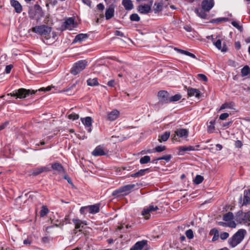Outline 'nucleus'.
I'll use <instances>...</instances> for the list:
<instances>
[{
	"label": "nucleus",
	"mask_w": 250,
	"mask_h": 250,
	"mask_svg": "<svg viewBox=\"0 0 250 250\" xmlns=\"http://www.w3.org/2000/svg\"><path fill=\"white\" fill-rule=\"evenodd\" d=\"M79 116L75 113H72L68 115V118L73 120H76L79 119Z\"/></svg>",
	"instance_id": "47"
},
{
	"label": "nucleus",
	"mask_w": 250,
	"mask_h": 250,
	"mask_svg": "<svg viewBox=\"0 0 250 250\" xmlns=\"http://www.w3.org/2000/svg\"><path fill=\"white\" fill-rule=\"evenodd\" d=\"M112 195L116 197H119L120 196L125 195L121 187L113 191Z\"/></svg>",
	"instance_id": "33"
},
{
	"label": "nucleus",
	"mask_w": 250,
	"mask_h": 250,
	"mask_svg": "<svg viewBox=\"0 0 250 250\" xmlns=\"http://www.w3.org/2000/svg\"><path fill=\"white\" fill-rule=\"evenodd\" d=\"M72 221L75 226L76 229H80L81 228H83L84 225H86L83 221L79 219H73Z\"/></svg>",
	"instance_id": "27"
},
{
	"label": "nucleus",
	"mask_w": 250,
	"mask_h": 250,
	"mask_svg": "<svg viewBox=\"0 0 250 250\" xmlns=\"http://www.w3.org/2000/svg\"><path fill=\"white\" fill-rule=\"evenodd\" d=\"M92 154L94 156H99L105 155L106 153L104 151V149L103 146H98L92 151Z\"/></svg>",
	"instance_id": "15"
},
{
	"label": "nucleus",
	"mask_w": 250,
	"mask_h": 250,
	"mask_svg": "<svg viewBox=\"0 0 250 250\" xmlns=\"http://www.w3.org/2000/svg\"><path fill=\"white\" fill-rule=\"evenodd\" d=\"M87 65L86 60H80L74 63L71 69V73L76 75L85 69Z\"/></svg>",
	"instance_id": "4"
},
{
	"label": "nucleus",
	"mask_w": 250,
	"mask_h": 250,
	"mask_svg": "<svg viewBox=\"0 0 250 250\" xmlns=\"http://www.w3.org/2000/svg\"><path fill=\"white\" fill-rule=\"evenodd\" d=\"M88 38V35L87 34H79L77 35L74 40V42H81L85 40Z\"/></svg>",
	"instance_id": "25"
},
{
	"label": "nucleus",
	"mask_w": 250,
	"mask_h": 250,
	"mask_svg": "<svg viewBox=\"0 0 250 250\" xmlns=\"http://www.w3.org/2000/svg\"><path fill=\"white\" fill-rule=\"evenodd\" d=\"M87 83L88 85L91 86H97L99 84L98 79L96 78L91 79L89 78L87 80Z\"/></svg>",
	"instance_id": "32"
},
{
	"label": "nucleus",
	"mask_w": 250,
	"mask_h": 250,
	"mask_svg": "<svg viewBox=\"0 0 250 250\" xmlns=\"http://www.w3.org/2000/svg\"><path fill=\"white\" fill-rule=\"evenodd\" d=\"M97 8L99 10L103 11L104 8V6L103 3H99L97 5Z\"/></svg>",
	"instance_id": "59"
},
{
	"label": "nucleus",
	"mask_w": 250,
	"mask_h": 250,
	"mask_svg": "<svg viewBox=\"0 0 250 250\" xmlns=\"http://www.w3.org/2000/svg\"><path fill=\"white\" fill-rule=\"evenodd\" d=\"M243 144L241 141L237 140L235 143V146L237 148H240L242 146Z\"/></svg>",
	"instance_id": "57"
},
{
	"label": "nucleus",
	"mask_w": 250,
	"mask_h": 250,
	"mask_svg": "<svg viewBox=\"0 0 250 250\" xmlns=\"http://www.w3.org/2000/svg\"><path fill=\"white\" fill-rule=\"evenodd\" d=\"M250 203V189L245 190L244 192L243 204L247 205Z\"/></svg>",
	"instance_id": "29"
},
{
	"label": "nucleus",
	"mask_w": 250,
	"mask_h": 250,
	"mask_svg": "<svg viewBox=\"0 0 250 250\" xmlns=\"http://www.w3.org/2000/svg\"><path fill=\"white\" fill-rule=\"evenodd\" d=\"M13 67L12 65H8L6 66L5 68V72L6 73H9L11 70L12 68Z\"/></svg>",
	"instance_id": "60"
},
{
	"label": "nucleus",
	"mask_w": 250,
	"mask_h": 250,
	"mask_svg": "<svg viewBox=\"0 0 250 250\" xmlns=\"http://www.w3.org/2000/svg\"><path fill=\"white\" fill-rule=\"evenodd\" d=\"M8 124H9V122L6 121V122H4V123H3L2 124L0 125V131L4 129L5 128V127L8 125Z\"/></svg>",
	"instance_id": "58"
},
{
	"label": "nucleus",
	"mask_w": 250,
	"mask_h": 250,
	"mask_svg": "<svg viewBox=\"0 0 250 250\" xmlns=\"http://www.w3.org/2000/svg\"><path fill=\"white\" fill-rule=\"evenodd\" d=\"M150 172L149 168L142 169L132 174L130 176L133 178H137L143 176Z\"/></svg>",
	"instance_id": "19"
},
{
	"label": "nucleus",
	"mask_w": 250,
	"mask_h": 250,
	"mask_svg": "<svg viewBox=\"0 0 250 250\" xmlns=\"http://www.w3.org/2000/svg\"><path fill=\"white\" fill-rule=\"evenodd\" d=\"M177 50L178 51V52L181 54H184V55H187V56H189L192 58H194V59H196V56H195V55H194L193 54L191 53H190L187 51H185V50H182V49H177Z\"/></svg>",
	"instance_id": "36"
},
{
	"label": "nucleus",
	"mask_w": 250,
	"mask_h": 250,
	"mask_svg": "<svg viewBox=\"0 0 250 250\" xmlns=\"http://www.w3.org/2000/svg\"><path fill=\"white\" fill-rule=\"evenodd\" d=\"M177 50L178 51V52L181 54H184V55H187V56H189L192 58H194V59H196V56H195V55H194L193 54L191 53H190L187 51H185V50H182V49H177Z\"/></svg>",
	"instance_id": "37"
},
{
	"label": "nucleus",
	"mask_w": 250,
	"mask_h": 250,
	"mask_svg": "<svg viewBox=\"0 0 250 250\" xmlns=\"http://www.w3.org/2000/svg\"><path fill=\"white\" fill-rule=\"evenodd\" d=\"M82 1L85 4H86V5L89 6V7H90L91 3V1L90 0H82Z\"/></svg>",
	"instance_id": "63"
},
{
	"label": "nucleus",
	"mask_w": 250,
	"mask_h": 250,
	"mask_svg": "<svg viewBox=\"0 0 250 250\" xmlns=\"http://www.w3.org/2000/svg\"><path fill=\"white\" fill-rule=\"evenodd\" d=\"M215 127L214 125H209L208 126V132L209 133H211L214 132Z\"/></svg>",
	"instance_id": "53"
},
{
	"label": "nucleus",
	"mask_w": 250,
	"mask_h": 250,
	"mask_svg": "<svg viewBox=\"0 0 250 250\" xmlns=\"http://www.w3.org/2000/svg\"><path fill=\"white\" fill-rule=\"evenodd\" d=\"M214 0H204L201 3L202 8L207 12H209L214 6Z\"/></svg>",
	"instance_id": "11"
},
{
	"label": "nucleus",
	"mask_w": 250,
	"mask_h": 250,
	"mask_svg": "<svg viewBox=\"0 0 250 250\" xmlns=\"http://www.w3.org/2000/svg\"><path fill=\"white\" fill-rule=\"evenodd\" d=\"M51 168L58 172V173H64L65 170L61 164L55 163L52 164Z\"/></svg>",
	"instance_id": "20"
},
{
	"label": "nucleus",
	"mask_w": 250,
	"mask_h": 250,
	"mask_svg": "<svg viewBox=\"0 0 250 250\" xmlns=\"http://www.w3.org/2000/svg\"><path fill=\"white\" fill-rule=\"evenodd\" d=\"M198 77L202 80L204 82L208 81V78L204 74H198Z\"/></svg>",
	"instance_id": "54"
},
{
	"label": "nucleus",
	"mask_w": 250,
	"mask_h": 250,
	"mask_svg": "<svg viewBox=\"0 0 250 250\" xmlns=\"http://www.w3.org/2000/svg\"><path fill=\"white\" fill-rule=\"evenodd\" d=\"M171 158V155H167L165 156H164L161 157H159L157 158V160H165L167 162H168L170 161V159Z\"/></svg>",
	"instance_id": "46"
},
{
	"label": "nucleus",
	"mask_w": 250,
	"mask_h": 250,
	"mask_svg": "<svg viewBox=\"0 0 250 250\" xmlns=\"http://www.w3.org/2000/svg\"><path fill=\"white\" fill-rule=\"evenodd\" d=\"M150 161V157L149 156H145L140 159V163L141 164H147Z\"/></svg>",
	"instance_id": "40"
},
{
	"label": "nucleus",
	"mask_w": 250,
	"mask_h": 250,
	"mask_svg": "<svg viewBox=\"0 0 250 250\" xmlns=\"http://www.w3.org/2000/svg\"><path fill=\"white\" fill-rule=\"evenodd\" d=\"M166 149V146H157L155 148V151L158 152H162L165 150Z\"/></svg>",
	"instance_id": "48"
},
{
	"label": "nucleus",
	"mask_w": 250,
	"mask_h": 250,
	"mask_svg": "<svg viewBox=\"0 0 250 250\" xmlns=\"http://www.w3.org/2000/svg\"><path fill=\"white\" fill-rule=\"evenodd\" d=\"M235 220L240 224H246L250 222V211L244 212L238 211L235 215Z\"/></svg>",
	"instance_id": "5"
},
{
	"label": "nucleus",
	"mask_w": 250,
	"mask_h": 250,
	"mask_svg": "<svg viewBox=\"0 0 250 250\" xmlns=\"http://www.w3.org/2000/svg\"><path fill=\"white\" fill-rule=\"evenodd\" d=\"M233 214L231 212H229L223 215V219L225 221H231L233 218Z\"/></svg>",
	"instance_id": "34"
},
{
	"label": "nucleus",
	"mask_w": 250,
	"mask_h": 250,
	"mask_svg": "<svg viewBox=\"0 0 250 250\" xmlns=\"http://www.w3.org/2000/svg\"><path fill=\"white\" fill-rule=\"evenodd\" d=\"M92 118L90 117H86L85 118H81V121L82 123L87 127V131L89 132H90L92 130V128L91 127L92 125Z\"/></svg>",
	"instance_id": "14"
},
{
	"label": "nucleus",
	"mask_w": 250,
	"mask_h": 250,
	"mask_svg": "<svg viewBox=\"0 0 250 250\" xmlns=\"http://www.w3.org/2000/svg\"><path fill=\"white\" fill-rule=\"evenodd\" d=\"M229 116V114L227 113H222L220 115L219 119L222 120H225Z\"/></svg>",
	"instance_id": "56"
},
{
	"label": "nucleus",
	"mask_w": 250,
	"mask_h": 250,
	"mask_svg": "<svg viewBox=\"0 0 250 250\" xmlns=\"http://www.w3.org/2000/svg\"><path fill=\"white\" fill-rule=\"evenodd\" d=\"M88 211L91 214H95L99 212L100 208L98 204L87 206Z\"/></svg>",
	"instance_id": "23"
},
{
	"label": "nucleus",
	"mask_w": 250,
	"mask_h": 250,
	"mask_svg": "<svg viewBox=\"0 0 250 250\" xmlns=\"http://www.w3.org/2000/svg\"><path fill=\"white\" fill-rule=\"evenodd\" d=\"M229 236V234L228 232H224L220 234V238L222 240H225Z\"/></svg>",
	"instance_id": "49"
},
{
	"label": "nucleus",
	"mask_w": 250,
	"mask_h": 250,
	"mask_svg": "<svg viewBox=\"0 0 250 250\" xmlns=\"http://www.w3.org/2000/svg\"><path fill=\"white\" fill-rule=\"evenodd\" d=\"M235 47L239 50L241 48V43L239 42H235Z\"/></svg>",
	"instance_id": "64"
},
{
	"label": "nucleus",
	"mask_w": 250,
	"mask_h": 250,
	"mask_svg": "<svg viewBox=\"0 0 250 250\" xmlns=\"http://www.w3.org/2000/svg\"><path fill=\"white\" fill-rule=\"evenodd\" d=\"M204 180V177L200 175H197L196 176L194 180V183L195 184L198 185L201 184L203 181Z\"/></svg>",
	"instance_id": "41"
},
{
	"label": "nucleus",
	"mask_w": 250,
	"mask_h": 250,
	"mask_svg": "<svg viewBox=\"0 0 250 250\" xmlns=\"http://www.w3.org/2000/svg\"><path fill=\"white\" fill-rule=\"evenodd\" d=\"M236 223L234 221H229L228 223H227V227L231 228H234L236 227Z\"/></svg>",
	"instance_id": "52"
},
{
	"label": "nucleus",
	"mask_w": 250,
	"mask_h": 250,
	"mask_svg": "<svg viewBox=\"0 0 250 250\" xmlns=\"http://www.w3.org/2000/svg\"><path fill=\"white\" fill-rule=\"evenodd\" d=\"M214 39H212V41ZM213 44L218 49L221 50L222 52H226L227 51V47L226 45L224 44L223 47L221 46V41L220 39L217 40L216 42L213 41Z\"/></svg>",
	"instance_id": "24"
},
{
	"label": "nucleus",
	"mask_w": 250,
	"mask_h": 250,
	"mask_svg": "<svg viewBox=\"0 0 250 250\" xmlns=\"http://www.w3.org/2000/svg\"><path fill=\"white\" fill-rule=\"evenodd\" d=\"M147 244L146 240H142L136 242L129 250H143L144 247Z\"/></svg>",
	"instance_id": "13"
},
{
	"label": "nucleus",
	"mask_w": 250,
	"mask_h": 250,
	"mask_svg": "<svg viewBox=\"0 0 250 250\" xmlns=\"http://www.w3.org/2000/svg\"><path fill=\"white\" fill-rule=\"evenodd\" d=\"M130 20L131 21H138L140 20V18L137 14H132L130 16Z\"/></svg>",
	"instance_id": "42"
},
{
	"label": "nucleus",
	"mask_w": 250,
	"mask_h": 250,
	"mask_svg": "<svg viewBox=\"0 0 250 250\" xmlns=\"http://www.w3.org/2000/svg\"><path fill=\"white\" fill-rule=\"evenodd\" d=\"M37 92V90L26 89L21 88L18 90H15L12 92L9 93L7 95H10L12 97H16L17 98L24 99L29 95L35 94Z\"/></svg>",
	"instance_id": "3"
},
{
	"label": "nucleus",
	"mask_w": 250,
	"mask_h": 250,
	"mask_svg": "<svg viewBox=\"0 0 250 250\" xmlns=\"http://www.w3.org/2000/svg\"><path fill=\"white\" fill-rule=\"evenodd\" d=\"M114 34L116 35V36H120V37H125V35L124 34L120 31H118V30H116L115 32H114Z\"/></svg>",
	"instance_id": "61"
},
{
	"label": "nucleus",
	"mask_w": 250,
	"mask_h": 250,
	"mask_svg": "<svg viewBox=\"0 0 250 250\" xmlns=\"http://www.w3.org/2000/svg\"><path fill=\"white\" fill-rule=\"evenodd\" d=\"M85 211H88V209H87V206L82 207L80 210V211L81 214H84L85 213Z\"/></svg>",
	"instance_id": "62"
},
{
	"label": "nucleus",
	"mask_w": 250,
	"mask_h": 250,
	"mask_svg": "<svg viewBox=\"0 0 250 250\" xmlns=\"http://www.w3.org/2000/svg\"><path fill=\"white\" fill-rule=\"evenodd\" d=\"M209 234L213 236L212 239V241H215L217 240L219 236V231L215 228L212 229L210 230L209 232Z\"/></svg>",
	"instance_id": "30"
},
{
	"label": "nucleus",
	"mask_w": 250,
	"mask_h": 250,
	"mask_svg": "<svg viewBox=\"0 0 250 250\" xmlns=\"http://www.w3.org/2000/svg\"><path fill=\"white\" fill-rule=\"evenodd\" d=\"M119 115L120 111L117 109H114L107 113V119L110 121H115L119 117Z\"/></svg>",
	"instance_id": "12"
},
{
	"label": "nucleus",
	"mask_w": 250,
	"mask_h": 250,
	"mask_svg": "<svg viewBox=\"0 0 250 250\" xmlns=\"http://www.w3.org/2000/svg\"><path fill=\"white\" fill-rule=\"evenodd\" d=\"M159 99L158 104H163L169 103V94L165 90L160 91L158 93Z\"/></svg>",
	"instance_id": "6"
},
{
	"label": "nucleus",
	"mask_w": 250,
	"mask_h": 250,
	"mask_svg": "<svg viewBox=\"0 0 250 250\" xmlns=\"http://www.w3.org/2000/svg\"><path fill=\"white\" fill-rule=\"evenodd\" d=\"M76 84H77V83H74L72 85H71V86L67 87L63 90V91L66 92H69L70 90H71V89H72L74 87H75L76 86Z\"/></svg>",
	"instance_id": "55"
},
{
	"label": "nucleus",
	"mask_w": 250,
	"mask_h": 250,
	"mask_svg": "<svg viewBox=\"0 0 250 250\" xmlns=\"http://www.w3.org/2000/svg\"><path fill=\"white\" fill-rule=\"evenodd\" d=\"M228 21V19L227 18H220L216 19H213L212 20L211 22H219L222 21Z\"/></svg>",
	"instance_id": "45"
},
{
	"label": "nucleus",
	"mask_w": 250,
	"mask_h": 250,
	"mask_svg": "<svg viewBox=\"0 0 250 250\" xmlns=\"http://www.w3.org/2000/svg\"><path fill=\"white\" fill-rule=\"evenodd\" d=\"M155 7H154V11L155 13L161 10L162 5L160 3H155L154 4Z\"/></svg>",
	"instance_id": "51"
},
{
	"label": "nucleus",
	"mask_w": 250,
	"mask_h": 250,
	"mask_svg": "<svg viewBox=\"0 0 250 250\" xmlns=\"http://www.w3.org/2000/svg\"><path fill=\"white\" fill-rule=\"evenodd\" d=\"M158 209L157 206H154L151 204L148 207H145L142 211L141 214L144 216L145 219L147 220L150 218V212L155 211Z\"/></svg>",
	"instance_id": "8"
},
{
	"label": "nucleus",
	"mask_w": 250,
	"mask_h": 250,
	"mask_svg": "<svg viewBox=\"0 0 250 250\" xmlns=\"http://www.w3.org/2000/svg\"><path fill=\"white\" fill-rule=\"evenodd\" d=\"M51 27L45 25L36 26L32 28L33 32L40 35L47 41L51 37Z\"/></svg>",
	"instance_id": "1"
},
{
	"label": "nucleus",
	"mask_w": 250,
	"mask_h": 250,
	"mask_svg": "<svg viewBox=\"0 0 250 250\" xmlns=\"http://www.w3.org/2000/svg\"><path fill=\"white\" fill-rule=\"evenodd\" d=\"M188 151V146H182L179 147V154L180 155H183L185 152Z\"/></svg>",
	"instance_id": "44"
},
{
	"label": "nucleus",
	"mask_w": 250,
	"mask_h": 250,
	"mask_svg": "<svg viewBox=\"0 0 250 250\" xmlns=\"http://www.w3.org/2000/svg\"><path fill=\"white\" fill-rule=\"evenodd\" d=\"M246 231L243 229H239L231 237L229 238L228 243L231 248H234L244 239Z\"/></svg>",
	"instance_id": "2"
},
{
	"label": "nucleus",
	"mask_w": 250,
	"mask_h": 250,
	"mask_svg": "<svg viewBox=\"0 0 250 250\" xmlns=\"http://www.w3.org/2000/svg\"><path fill=\"white\" fill-rule=\"evenodd\" d=\"M206 10H204L203 9L196 8L195 12L196 14L201 18L205 19L207 17V14L206 13Z\"/></svg>",
	"instance_id": "26"
},
{
	"label": "nucleus",
	"mask_w": 250,
	"mask_h": 250,
	"mask_svg": "<svg viewBox=\"0 0 250 250\" xmlns=\"http://www.w3.org/2000/svg\"><path fill=\"white\" fill-rule=\"evenodd\" d=\"M74 20L73 18H70L67 19L63 23V26L65 29L71 30L74 26Z\"/></svg>",
	"instance_id": "21"
},
{
	"label": "nucleus",
	"mask_w": 250,
	"mask_h": 250,
	"mask_svg": "<svg viewBox=\"0 0 250 250\" xmlns=\"http://www.w3.org/2000/svg\"><path fill=\"white\" fill-rule=\"evenodd\" d=\"M241 74L243 77L248 76L250 74V68L248 65H245L241 69Z\"/></svg>",
	"instance_id": "35"
},
{
	"label": "nucleus",
	"mask_w": 250,
	"mask_h": 250,
	"mask_svg": "<svg viewBox=\"0 0 250 250\" xmlns=\"http://www.w3.org/2000/svg\"><path fill=\"white\" fill-rule=\"evenodd\" d=\"M51 170L50 167L49 166L45 167H40L33 168L31 170V175L34 176H36L41 173L44 172H48Z\"/></svg>",
	"instance_id": "9"
},
{
	"label": "nucleus",
	"mask_w": 250,
	"mask_h": 250,
	"mask_svg": "<svg viewBox=\"0 0 250 250\" xmlns=\"http://www.w3.org/2000/svg\"><path fill=\"white\" fill-rule=\"evenodd\" d=\"M170 136V132L168 131L165 132L164 134L159 136L158 140L160 142L166 141Z\"/></svg>",
	"instance_id": "31"
},
{
	"label": "nucleus",
	"mask_w": 250,
	"mask_h": 250,
	"mask_svg": "<svg viewBox=\"0 0 250 250\" xmlns=\"http://www.w3.org/2000/svg\"><path fill=\"white\" fill-rule=\"evenodd\" d=\"M10 3L11 6L14 8L16 13H20L22 10V8L20 3L16 0H11Z\"/></svg>",
	"instance_id": "16"
},
{
	"label": "nucleus",
	"mask_w": 250,
	"mask_h": 250,
	"mask_svg": "<svg viewBox=\"0 0 250 250\" xmlns=\"http://www.w3.org/2000/svg\"><path fill=\"white\" fill-rule=\"evenodd\" d=\"M182 98V96L180 94H175L174 96L170 97L169 103L175 102L179 101Z\"/></svg>",
	"instance_id": "38"
},
{
	"label": "nucleus",
	"mask_w": 250,
	"mask_h": 250,
	"mask_svg": "<svg viewBox=\"0 0 250 250\" xmlns=\"http://www.w3.org/2000/svg\"><path fill=\"white\" fill-rule=\"evenodd\" d=\"M153 2V0H148V2L146 4L140 5L138 7V11L142 14L149 13L151 11Z\"/></svg>",
	"instance_id": "7"
},
{
	"label": "nucleus",
	"mask_w": 250,
	"mask_h": 250,
	"mask_svg": "<svg viewBox=\"0 0 250 250\" xmlns=\"http://www.w3.org/2000/svg\"><path fill=\"white\" fill-rule=\"evenodd\" d=\"M187 237L189 239H192L194 237L193 232L191 229H189L186 231Z\"/></svg>",
	"instance_id": "43"
},
{
	"label": "nucleus",
	"mask_w": 250,
	"mask_h": 250,
	"mask_svg": "<svg viewBox=\"0 0 250 250\" xmlns=\"http://www.w3.org/2000/svg\"><path fill=\"white\" fill-rule=\"evenodd\" d=\"M188 95L190 97L195 96L199 98L201 96V92L197 89L189 87L188 89Z\"/></svg>",
	"instance_id": "17"
},
{
	"label": "nucleus",
	"mask_w": 250,
	"mask_h": 250,
	"mask_svg": "<svg viewBox=\"0 0 250 250\" xmlns=\"http://www.w3.org/2000/svg\"><path fill=\"white\" fill-rule=\"evenodd\" d=\"M231 24L234 27H236V28H237L238 29H239L240 30H241L242 28V27L241 26H240L239 24V23L236 21H232Z\"/></svg>",
	"instance_id": "50"
},
{
	"label": "nucleus",
	"mask_w": 250,
	"mask_h": 250,
	"mask_svg": "<svg viewBox=\"0 0 250 250\" xmlns=\"http://www.w3.org/2000/svg\"><path fill=\"white\" fill-rule=\"evenodd\" d=\"M114 15V7L112 5H110L106 9L105 13V17L106 20H108L112 18Z\"/></svg>",
	"instance_id": "18"
},
{
	"label": "nucleus",
	"mask_w": 250,
	"mask_h": 250,
	"mask_svg": "<svg viewBox=\"0 0 250 250\" xmlns=\"http://www.w3.org/2000/svg\"><path fill=\"white\" fill-rule=\"evenodd\" d=\"M188 135V129L185 128H180L177 129L175 131V134L172 137L173 140H176L177 139V137L179 138H187Z\"/></svg>",
	"instance_id": "10"
},
{
	"label": "nucleus",
	"mask_w": 250,
	"mask_h": 250,
	"mask_svg": "<svg viewBox=\"0 0 250 250\" xmlns=\"http://www.w3.org/2000/svg\"><path fill=\"white\" fill-rule=\"evenodd\" d=\"M122 4L126 10H130L133 8V4L131 0H123Z\"/></svg>",
	"instance_id": "28"
},
{
	"label": "nucleus",
	"mask_w": 250,
	"mask_h": 250,
	"mask_svg": "<svg viewBox=\"0 0 250 250\" xmlns=\"http://www.w3.org/2000/svg\"><path fill=\"white\" fill-rule=\"evenodd\" d=\"M135 184H129L121 187L125 195L128 194L135 187Z\"/></svg>",
	"instance_id": "22"
},
{
	"label": "nucleus",
	"mask_w": 250,
	"mask_h": 250,
	"mask_svg": "<svg viewBox=\"0 0 250 250\" xmlns=\"http://www.w3.org/2000/svg\"><path fill=\"white\" fill-rule=\"evenodd\" d=\"M48 212L49 210L48 208L46 206H43L42 207V209L40 212V216L42 217L46 216L48 214Z\"/></svg>",
	"instance_id": "39"
}]
</instances>
